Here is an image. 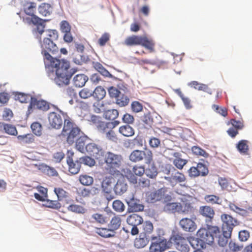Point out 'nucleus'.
<instances>
[{
    "label": "nucleus",
    "instance_id": "obj_1",
    "mask_svg": "<svg viewBox=\"0 0 252 252\" xmlns=\"http://www.w3.org/2000/svg\"><path fill=\"white\" fill-rule=\"evenodd\" d=\"M44 62L48 75L50 76L55 72L54 81L60 86L68 85L71 77L77 71L76 69L70 68V63L66 60L53 57L50 54H45Z\"/></svg>",
    "mask_w": 252,
    "mask_h": 252
},
{
    "label": "nucleus",
    "instance_id": "obj_2",
    "mask_svg": "<svg viewBox=\"0 0 252 252\" xmlns=\"http://www.w3.org/2000/svg\"><path fill=\"white\" fill-rule=\"evenodd\" d=\"M44 62L48 75L50 76L55 72L54 81L60 86L68 85L71 77L77 71L76 69L70 68V63L66 60L53 57L50 54H45Z\"/></svg>",
    "mask_w": 252,
    "mask_h": 252
},
{
    "label": "nucleus",
    "instance_id": "obj_3",
    "mask_svg": "<svg viewBox=\"0 0 252 252\" xmlns=\"http://www.w3.org/2000/svg\"><path fill=\"white\" fill-rule=\"evenodd\" d=\"M219 234L220 230L219 227L207 225L206 228H200L196 235L203 243L211 245L214 242L215 237H217Z\"/></svg>",
    "mask_w": 252,
    "mask_h": 252
},
{
    "label": "nucleus",
    "instance_id": "obj_4",
    "mask_svg": "<svg viewBox=\"0 0 252 252\" xmlns=\"http://www.w3.org/2000/svg\"><path fill=\"white\" fill-rule=\"evenodd\" d=\"M124 43L128 46L140 45L148 49L151 53L155 51V44L154 40L146 36L132 35L128 36L125 39Z\"/></svg>",
    "mask_w": 252,
    "mask_h": 252
},
{
    "label": "nucleus",
    "instance_id": "obj_5",
    "mask_svg": "<svg viewBox=\"0 0 252 252\" xmlns=\"http://www.w3.org/2000/svg\"><path fill=\"white\" fill-rule=\"evenodd\" d=\"M129 160L133 162H137L144 160L145 163L150 164L153 161V153L149 150L142 151L135 150L129 157Z\"/></svg>",
    "mask_w": 252,
    "mask_h": 252
},
{
    "label": "nucleus",
    "instance_id": "obj_6",
    "mask_svg": "<svg viewBox=\"0 0 252 252\" xmlns=\"http://www.w3.org/2000/svg\"><path fill=\"white\" fill-rule=\"evenodd\" d=\"M170 242L175 248L180 252H189L190 250L189 241L182 235L176 234L172 235L170 239Z\"/></svg>",
    "mask_w": 252,
    "mask_h": 252
},
{
    "label": "nucleus",
    "instance_id": "obj_7",
    "mask_svg": "<svg viewBox=\"0 0 252 252\" xmlns=\"http://www.w3.org/2000/svg\"><path fill=\"white\" fill-rule=\"evenodd\" d=\"M52 105L42 99H38L34 97H31V101L28 108L27 114L29 115L32 113L33 108H35L43 112L47 111L50 108V106H52Z\"/></svg>",
    "mask_w": 252,
    "mask_h": 252
},
{
    "label": "nucleus",
    "instance_id": "obj_8",
    "mask_svg": "<svg viewBox=\"0 0 252 252\" xmlns=\"http://www.w3.org/2000/svg\"><path fill=\"white\" fill-rule=\"evenodd\" d=\"M103 156L105 162L110 169L114 170L120 167L123 161V157L121 155L107 152Z\"/></svg>",
    "mask_w": 252,
    "mask_h": 252
},
{
    "label": "nucleus",
    "instance_id": "obj_9",
    "mask_svg": "<svg viewBox=\"0 0 252 252\" xmlns=\"http://www.w3.org/2000/svg\"><path fill=\"white\" fill-rule=\"evenodd\" d=\"M52 105L57 109V112H52L49 113V124L52 128L60 129L63 125V119L62 115H63V113L54 105Z\"/></svg>",
    "mask_w": 252,
    "mask_h": 252
},
{
    "label": "nucleus",
    "instance_id": "obj_10",
    "mask_svg": "<svg viewBox=\"0 0 252 252\" xmlns=\"http://www.w3.org/2000/svg\"><path fill=\"white\" fill-rule=\"evenodd\" d=\"M115 182V180L112 176L105 177L101 182L102 190L108 200H111L114 198L111 193Z\"/></svg>",
    "mask_w": 252,
    "mask_h": 252
},
{
    "label": "nucleus",
    "instance_id": "obj_11",
    "mask_svg": "<svg viewBox=\"0 0 252 252\" xmlns=\"http://www.w3.org/2000/svg\"><path fill=\"white\" fill-rule=\"evenodd\" d=\"M152 239H157V241L152 242L149 248L150 252H163L170 248L169 244L165 239L159 238L157 239V237H153Z\"/></svg>",
    "mask_w": 252,
    "mask_h": 252
},
{
    "label": "nucleus",
    "instance_id": "obj_12",
    "mask_svg": "<svg viewBox=\"0 0 252 252\" xmlns=\"http://www.w3.org/2000/svg\"><path fill=\"white\" fill-rule=\"evenodd\" d=\"M74 153L72 152L68 151L66 157V162L68 165V171L72 174H77L81 168V162L79 160L73 159Z\"/></svg>",
    "mask_w": 252,
    "mask_h": 252
},
{
    "label": "nucleus",
    "instance_id": "obj_13",
    "mask_svg": "<svg viewBox=\"0 0 252 252\" xmlns=\"http://www.w3.org/2000/svg\"><path fill=\"white\" fill-rule=\"evenodd\" d=\"M145 172V169L143 166L135 165L132 170L127 173L126 177L130 183L135 185L137 184L136 176L142 177Z\"/></svg>",
    "mask_w": 252,
    "mask_h": 252
},
{
    "label": "nucleus",
    "instance_id": "obj_14",
    "mask_svg": "<svg viewBox=\"0 0 252 252\" xmlns=\"http://www.w3.org/2000/svg\"><path fill=\"white\" fill-rule=\"evenodd\" d=\"M41 47L42 49L41 53L45 58V54H49V52L53 54H55L59 51V48L56 44L48 38H44L41 42Z\"/></svg>",
    "mask_w": 252,
    "mask_h": 252
},
{
    "label": "nucleus",
    "instance_id": "obj_15",
    "mask_svg": "<svg viewBox=\"0 0 252 252\" xmlns=\"http://www.w3.org/2000/svg\"><path fill=\"white\" fill-rule=\"evenodd\" d=\"M221 219L222 221V230L232 233L234 227L238 224L237 220L227 214H222Z\"/></svg>",
    "mask_w": 252,
    "mask_h": 252
},
{
    "label": "nucleus",
    "instance_id": "obj_16",
    "mask_svg": "<svg viewBox=\"0 0 252 252\" xmlns=\"http://www.w3.org/2000/svg\"><path fill=\"white\" fill-rule=\"evenodd\" d=\"M24 20H25L26 22L29 24H32L34 25H35L36 26V31L39 35H41L44 32H45L44 31V22L46 20H44L38 16H34L32 19H30L29 17H27L24 19Z\"/></svg>",
    "mask_w": 252,
    "mask_h": 252
},
{
    "label": "nucleus",
    "instance_id": "obj_17",
    "mask_svg": "<svg viewBox=\"0 0 252 252\" xmlns=\"http://www.w3.org/2000/svg\"><path fill=\"white\" fill-rule=\"evenodd\" d=\"M87 153L96 159H101L103 157V151L94 143L88 144L86 146Z\"/></svg>",
    "mask_w": 252,
    "mask_h": 252
},
{
    "label": "nucleus",
    "instance_id": "obj_18",
    "mask_svg": "<svg viewBox=\"0 0 252 252\" xmlns=\"http://www.w3.org/2000/svg\"><path fill=\"white\" fill-rule=\"evenodd\" d=\"M126 201L129 209L132 212H139L143 210L144 206L140 202V200L135 198L133 194L127 197Z\"/></svg>",
    "mask_w": 252,
    "mask_h": 252
},
{
    "label": "nucleus",
    "instance_id": "obj_19",
    "mask_svg": "<svg viewBox=\"0 0 252 252\" xmlns=\"http://www.w3.org/2000/svg\"><path fill=\"white\" fill-rule=\"evenodd\" d=\"M166 192V188H162L157 190L150 192L147 196V199L151 203H155L163 199Z\"/></svg>",
    "mask_w": 252,
    "mask_h": 252
},
{
    "label": "nucleus",
    "instance_id": "obj_20",
    "mask_svg": "<svg viewBox=\"0 0 252 252\" xmlns=\"http://www.w3.org/2000/svg\"><path fill=\"white\" fill-rule=\"evenodd\" d=\"M199 214L204 217L206 221H212L214 218L215 212L214 208L210 206H200L199 209Z\"/></svg>",
    "mask_w": 252,
    "mask_h": 252
},
{
    "label": "nucleus",
    "instance_id": "obj_21",
    "mask_svg": "<svg viewBox=\"0 0 252 252\" xmlns=\"http://www.w3.org/2000/svg\"><path fill=\"white\" fill-rule=\"evenodd\" d=\"M22 9L26 15L31 16V18H29L30 19L37 16L35 15L36 9V3L35 2L30 1H26L23 4Z\"/></svg>",
    "mask_w": 252,
    "mask_h": 252
},
{
    "label": "nucleus",
    "instance_id": "obj_22",
    "mask_svg": "<svg viewBox=\"0 0 252 252\" xmlns=\"http://www.w3.org/2000/svg\"><path fill=\"white\" fill-rule=\"evenodd\" d=\"M180 226L186 231L193 232L196 229V225L191 219L187 218L182 219L179 222Z\"/></svg>",
    "mask_w": 252,
    "mask_h": 252
},
{
    "label": "nucleus",
    "instance_id": "obj_23",
    "mask_svg": "<svg viewBox=\"0 0 252 252\" xmlns=\"http://www.w3.org/2000/svg\"><path fill=\"white\" fill-rule=\"evenodd\" d=\"M127 185L124 178L118 180L114 187L113 189L117 195L124 194L127 189Z\"/></svg>",
    "mask_w": 252,
    "mask_h": 252
},
{
    "label": "nucleus",
    "instance_id": "obj_24",
    "mask_svg": "<svg viewBox=\"0 0 252 252\" xmlns=\"http://www.w3.org/2000/svg\"><path fill=\"white\" fill-rule=\"evenodd\" d=\"M95 233L104 238H113L116 236V232H114L110 227H100L95 228Z\"/></svg>",
    "mask_w": 252,
    "mask_h": 252
},
{
    "label": "nucleus",
    "instance_id": "obj_25",
    "mask_svg": "<svg viewBox=\"0 0 252 252\" xmlns=\"http://www.w3.org/2000/svg\"><path fill=\"white\" fill-rule=\"evenodd\" d=\"M80 132V130L79 128L74 127L72 130L66 132V134H63L62 135L67 136L66 141L69 144L71 145L78 138Z\"/></svg>",
    "mask_w": 252,
    "mask_h": 252
},
{
    "label": "nucleus",
    "instance_id": "obj_26",
    "mask_svg": "<svg viewBox=\"0 0 252 252\" xmlns=\"http://www.w3.org/2000/svg\"><path fill=\"white\" fill-rule=\"evenodd\" d=\"M165 179L171 184L181 183L184 182L186 180L184 174L178 171L176 172L174 175H172L170 177H165Z\"/></svg>",
    "mask_w": 252,
    "mask_h": 252
},
{
    "label": "nucleus",
    "instance_id": "obj_27",
    "mask_svg": "<svg viewBox=\"0 0 252 252\" xmlns=\"http://www.w3.org/2000/svg\"><path fill=\"white\" fill-rule=\"evenodd\" d=\"M88 80L87 76L84 74H79L75 75L73 79L74 85L78 88H81L85 86Z\"/></svg>",
    "mask_w": 252,
    "mask_h": 252
},
{
    "label": "nucleus",
    "instance_id": "obj_28",
    "mask_svg": "<svg viewBox=\"0 0 252 252\" xmlns=\"http://www.w3.org/2000/svg\"><path fill=\"white\" fill-rule=\"evenodd\" d=\"M119 132L123 136L127 137L132 136L135 133L134 128L127 124L121 126L119 128Z\"/></svg>",
    "mask_w": 252,
    "mask_h": 252
},
{
    "label": "nucleus",
    "instance_id": "obj_29",
    "mask_svg": "<svg viewBox=\"0 0 252 252\" xmlns=\"http://www.w3.org/2000/svg\"><path fill=\"white\" fill-rule=\"evenodd\" d=\"M122 223V219L120 216L115 215L110 220L108 223V227H110L114 232L119 229Z\"/></svg>",
    "mask_w": 252,
    "mask_h": 252
},
{
    "label": "nucleus",
    "instance_id": "obj_30",
    "mask_svg": "<svg viewBox=\"0 0 252 252\" xmlns=\"http://www.w3.org/2000/svg\"><path fill=\"white\" fill-rule=\"evenodd\" d=\"M173 156L175 158L173 161V163L176 167L179 169H182L184 166L187 163L188 160L180 158L181 154L178 152H175Z\"/></svg>",
    "mask_w": 252,
    "mask_h": 252
},
{
    "label": "nucleus",
    "instance_id": "obj_31",
    "mask_svg": "<svg viewBox=\"0 0 252 252\" xmlns=\"http://www.w3.org/2000/svg\"><path fill=\"white\" fill-rule=\"evenodd\" d=\"M126 221L129 225L138 226L142 223L143 220L142 218L139 215L133 214L128 217Z\"/></svg>",
    "mask_w": 252,
    "mask_h": 252
},
{
    "label": "nucleus",
    "instance_id": "obj_32",
    "mask_svg": "<svg viewBox=\"0 0 252 252\" xmlns=\"http://www.w3.org/2000/svg\"><path fill=\"white\" fill-rule=\"evenodd\" d=\"M222 234H219L217 236L218 237V244L221 247L225 246L228 242L229 238H230L231 236V233L227 232L225 230H222Z\"/></svg>",
    "mask_w": 252,
    "mask_h": 252
},
{
    "label": "nucleus",
    "instance_id": "obj_33",
    "mask_svg": "<svg viewBox=\"0 0 252 252\" xmlns=\"http://www.w3.org/2000/svg\"><path fill=\"white\" fill-rule=\"evenodd\" d=\"M38 10L40 15L43 16H47L51 14L52 7L50 4L42 3L38 6Z\"/></svg>",
    "mask_w": 252,
    "mask_h": 252
},
{
    "label": "nucleus",
    "instance_id": "obj_34",
    "mask_svg": "<svg viewBox=\"0 0 252 252\" xmlns=\"http://www.w3.org/2000/svg\"><path fill=\"white\" fill-rule=\"evenodd\" d=\"M204 200L207 203L212 205H221L222 199L219 196L214 194H207L204 196Z\"/></svg>",
    "mask_w": 252,
    "mask_h": 252
},
{
    "label": "nucleus",
    "instance_id": "obj_35",
    "mask_svg": "<svg viewBox=\"0 0 252 252\" xmlns=\"http://www.w3.org/2000/svg\"><path fill=\"white\" fill-rule=\"evenodd\" d=\"M249 143L247 140H241L237 144L236 148L241 154L247 155L249 150Z\"/></svg>",
    "mask_w": 252,
    "mask_h": 252
},
{
    "label": "nucleus",
    "instance_id": "obj_36",
    "mask_svg": "<svg viewBox=\"0 0 252 252\" xmlns=\"http://www.w3.org/2000/svg\"><path fill=\"white\" fill-rule=\"evenodd\" d=\"M97 189L94 187L92 188L91 189L87 188L80 189L78 190V194L82 197H89L91 195H94L95 193V191Z\"/></svg>",
    "mask_w": 252,
    "mask_h": 252
},
{
    "label": "nucleus",
    "instance_id": "obj_37",
    "mask_svg": "<svg viewBox=\"0 0 252 252\" xmlns=\"http://www.w3.org/2000/svg\"><path fill=\"white\" fill-rule=\"evenodd\" d=\"M106 94L105 89L101 86H97L93 91V96L98 101L103 99L105 97Z\"/></svg>",
    "mask_w": 252,
    "mask_h": 252
},
{
    "label": "nucleus",
    "instance_id": "obj_38",
    "mask_svg": "<svg viewBox=\"0 0 252 252\" xmlns=\"http://www.w3.org/2000/svg\"><path fill=\"white\" fill-rule=\"evenodd\" d=\"M92 219L93 222H95L101 224H105L109 220V218L105 214L96 213L92 215Z\"/></svg>",
    "mask_w": 252,
    "mask_h": 252
},
{
    "label": "nucleus",
    "instance_id": "obj_39",
    "mask_svg": "<svg viewBox=\"0 0 252 252\" xmlns=\"http://www.w3.org/2000/svg\"><path fill=\"white\" fill-rule=\"evenodd\" d=\"M115 126L112 122L101 121L96 127L97 130L100 133L105 134L110 128H114Z\"/></svg>",
    "mask_w": 252,
    "mask_h": 252
},
{
    "label": "nucleus",
    "instance_id": "obj_40",
    "mask_svg": "<svg viewBox=\"0 0 252 252\" xmlns=\"http://www.w3.org/2000/svg\"><path fill=\"white\" fill-rule=\"evenodd\" d=\"M182 200L183 203H181L180 214L187 215L193 213V209L191 203L187 201H184L183 199Z\"/></svg>",
    "mask_w": 252,
    "mask_h": 252
},
{
    "label": "nucleus",
    "instance_id": "obj_41",
    "mask_svg": "<svg viewBox=\"0 0 252 252\" xmlns=\"http://www.w3.org/2000/svg\"><path fill=\"white\" fill-rule=\"evenodd\" d=\"M19 142L22 144H31L34 142V136L32 134L20 135L17 136Z\"/></svg>",
    "mask_w": 252,
    "mask_h": 252
},
{
    "label": "nucleus",
    "instance_id": "obj_42",
    "mask_svg": "<svg viewBox=\"0 0 252 252\" xmlns=\"http://www.w3.org/2000/svg\"><path fill=\"white\" fill-rule=\"evenodd\" d=\"M189 85L191 87H193L194 89L199 91H202L207 92L209 94H211V90L209 88L208 86L204 84L199 83L197 81H193L189 83Z\"/></svg>",
    "mask_w": 252,
    "mask_h": 252
},
{
    "label": "nucleus",
    "instance_id": "obj_43",
    "mask_svg": "<svg viewBox=\"0 0 252 252\" xmlns=\"http://www.w3.org/2000/svg\"><path fill=\"white\" fill-rule=\"evenodd\" d=\"M14 99L18 100L21 103H28L31 101V97H33L30 94H26L22 93L16 92L14 94Z\"/></svg>",
    "mask_w": 252,
    "mask_h": 252
},
{
    "label": "nucleus",
    "instance_id": "obj_44",
    "mask_svg": "<svg viewBox=\"0 0 252 252\" xmlns=\"http://www.w3.org/2000/svg\"><path fill=\"white\" fill-rule=\"evenodd\" d=\"M129 102V99L127 96L121 93L116 98V103L121 107L127 105Z\"/></svg>",
    "mask_w": 252,
    "mask_h": 252
},
{
    "label": "nucleus",
    "instance_id": "obj_45",
    "mask_svg": "<svg viewBox=\"0 0 252 252\" xmlns=\"http://www.w3.org/2000/svg\"><path fill=\"white\" fill-rule=\"evenodd\" d=\"M119 112L116 109H110L106 111L104 113V117L108 120L113 121L118 118Z\"/></svg>",
    "mask_w": 252,
    "mask_h": 252
},
{
    "label": "nucleus",
    "instance_id": "obj_46",
    "mask_svg": "<svg viewBox=\"0 0 252 252\" xmlns=\"http://www.w3.org/2000/svg\"><path fill=\"white\" fill-rule=\"evenodd\" d=\"M43 205L46 207L53 209L59 210L61 207V204L58 200L46 199L44 201Z\"/></svg>",
    "mask_w": 252,
    "mask_h": 252
},
{
    "label": "nucleus",
    "instance_id": "obj_47",
    "mask_svg": "<svg viewBox=\"0 0 252 252\" xmlns=\"http://www.w3.org/2000/svg\"><path fill=\"white\" fill-rule=\"evenodd\" d=\"M149 241L146 237L136 238L134 242V247L137 249H141L145 247L148 244Z\"/></svg>",
    "mask_w": 252,
    "mask_h": 252
},
{
    "label": "nucleus",
    "instance_id": "obj_48",
    "mask_svg": "<svg viewBox=\"0 0 252 252\" xmlns=\"http://www.w3.org/2000/svg\"><path fill=\"white\" fill-rule=\"evenodd\" d=\"M67 210L69 211L78 214H84L87 210L83 206L77 204H71L67 207Z\"/></svg>",
    "mask_w": 252,
    "mask_h": 252
},
{
    "label": "nucleus",
    "instance_id": "obj_49",
    "mask_svg": "<svg viewBox=\"0 0 252 252\" xmlns=\"http://www.w3.org/2000/svg\"><path fill=\"white\" fill-rule=\"evenodd\" d=\"M79 180L81 184L84 186H90L94 182V179L92 176L87 175H81L79 176Z\"/></svg>",
    "mask_w": 252,
    "mask_h": 252
},
{
    "label": "nucleus",
    "instance_id": "obj_50",
    "mask_svg": "<svg viewBox=\"0 0 252 252\" xmlns=\"http://www.w3.org/2000/svg\"><path fill=\"white\" fill-rule=\"evenodd\" d=\"M86 137L80 136L75 141L76 148L79 151L82 152L85 148L86 149V146L87 145L86 144Z\"/></svg>",
    "mask_w": 252,
    "mask_h": 252
},
{
    "label": "nucleus",
    "instance_id": "obj_51",
    "mask_svg": "<svg viewBox=\"0 0 252 252\" xmlns=\"http://www.w3.org/2000/svg\"><path fill=\"white\" fill-rule=\"evenodd\" d=\"M79 95L82 99H88L93 96V90L88 88H84L79 91Z\"/></svg>",
    "mask_w": 252,
    "mask_h": 252
},
{
    "label": "nucleus",
    "instance_id": "obj_52",
    "mask_svg": "<svg viewBox=\"0 0 252 252\" xmlns=\"http://www.w3.org/2000/svg\"><path fill=\"white\" fill-rule=\"evenodd\" d=\"M46 37L44 38H48L50 40L54 41L58 38V32L56 30H48L45 31Z\"/></svg>",
    "mask_w": 252,
    "mask_h": 252
},
{
    "label": "nucleus",
    "instance_id": "obj_53",
    "mask_svg": "<svg viewBox=\"0 0 252 252\" xmlns=\"http://www.w3.org/2000/svg\"><path fill=\"white\" fill-rule=\"evenodd\" d=\"M54 190L60 201L66 198L68 196V192L63 188H55Z\"/></svg>",
    "mask_w": 252,
    "mask_h": 252
},
{
    "label": "nucleus",
    "instance_id": "obj_54",
    "mask_svg": "<svg viewBox=\"0 0 252 252\" xmlns=\"http://www.w3.org/2000/svg\"><path fill=\"white\" fill-rule=\"evenodd\" d=\"M145 173L146 176L151 179L155 178L157 177L158 173L157 171V169L155 165H151L149 166L145 170Z\"/></svg>",
    "mask_w": 252,
    "mask_h": 252
},
{
    "label": "nucleus",
    "instance_id": "obj_55",
    "mask_svg": "<svg viewBox=\"0 0 252 252\" xmlns=\"http://www.w3.org/2000/svg\"><path fill=\"white\" fill-rule=\"evenodd\" d=\"M113 209L117 212H122L125 209V206L124 203L119 200H116L113 201L112 204Z\"/></svg>",
    "mask_w": 252,
    "mask_h": 252
},
{
    "label": "nucleus",
    "instance_id": "obj_56",
    "mask_svg": "<svg viewBox=\"0 0 252 252\" xmlns=\"http://www.w3.org/2000/svg\"><path fill=\"white\" fill-rule=\"evenodd\" d=\"M230 209L237 213H238L242 216H246L248 214V211L244 209L241 208L236 205L233 203H230L229 204Z\"/></svg>",
    "mask_w": 252,
    "mask_h": 252
},
{
    "label": "nucleus",
    "instance_id": "obj_57",
    "mask_svg": "<svg viewBox=\"0 0 252 252\" xmlns=\"http://www.w3.org/2000/svg\"><path fill=\"white\" fill-rule=\"evenodd\" d=\"M31 128L33 133L37 136H40L42 134V126L38 122H34L31 125Z\"/></svg>",
    "mask_w": 252,
    "mask_h": 252
},
{
    "label": "nucleus",
    "instance_id": "obj_58",
    "mask_svg": "<svg viewBox=\"0 0 252 252\" xmlns=\"http://www.w3.org/2000/svg\"><path fill=\"white\" fill-rule=\"evenodd\" d=\"M191 149L193 153L197 156H202L206 158L209 156L208 153L198 146H193Z\"/></svg>",
    "mask_w": 252,
    "mask_h": 252
},
{
    "label": "nucleus",
    "instance_id": "obj_59",
    "mask_svg": "<svg viewBox=\"0 0 252 252\" xmlns=\"http://www.w3.org/2000/svg\"><path fill=\"white\" fill-rule=\"evenodd\" d=\"M73 123L69 119H64V126L62 134H66V132L72 130L75 127L73 126Z\"/></svg>",
    "mask_w": 252,
    "mask_h": 252
},
{
    "label": "nucleus",
    "instance_id": "obj_60",
    "mask_svg": "<svg viewBox=\"0 0 252 252\" xmlns=\"http://www.w3.org/2000/svg\"><path fill=\"white\" fill-rule=\"evenodd\" d=\"M229 124H231L233 127L239 130L242 129L244 127V121L236 120L235 119H231L229 122Z\"/></svg>",
    "mask_w": 252,
    "mask_h": 252
},
{
    "label": "nucleus",
    "instance_id": "obj_61",
    "mask_svg": "<svg viewBox=\"0 0 252 252\" xmlns=\"http://www.w3.org/2000/svg\"><path fill=\"white\" fill-rule=\"evenodd\" d=\"M114 128H111L109 129L105 133L106 138L113 142H117L118 140L117 135L113 130Z\"/></svg>",
    "mask_w": 252,
    "mask_h": 252
},
{
    "label": "nucleus",
    "instance_id": "obj_62",
    "mask_svg": "<svg viewBox=\"0 0 252 252\" xmlns=\"http://www.w3.org/2000/svg\"><path fill=\"white\" fill-rule=\"evenodd\" d=\"M43 170L44 172L49 176H57L58 175V172L53 167L45 165L43 166Z\"/></svg>",
    "mask_w": 252,
    "mask_h": 252
},
{
    "label": "nucleus",
    "instance_id": "obj_63",
    "mask_svg": "<svg viewBox=\"0 0 252 252\" xmlns=\"http://www.w3.org/2000/svg\"><path fill=\"white\" fill-rule=\"evenodd\" d=\"M94 67L103 76L108 77L110 75L109 72L106 70L100 63H96L94 65Z\"/></svg>",
    "mask_w": 252,
    "mask_h": 252
},
{
    "label": "nucleus",
    "instance_id": "obj_64",
    "mask_svg": "<svg viewBox=\"0 0 252 252\" xmlns=\"http://www.w3.org/2000/svg\"><path fill=\"white\" fill-rule=\"evenodd\" d=\"M79 159L81 163H84L91 167L94 166L95 163V160L93 158L88 156L81 158Z\"/></svg>",
    "mask_w": 252,
    "mask_h": 252
}]
</instances>
